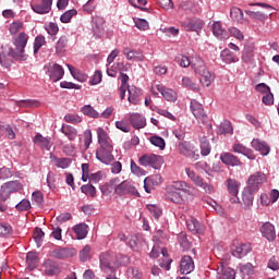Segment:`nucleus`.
Instances as JSON below:
<instances>
[{"label": "nucleus", "mask_w": 279, "mask_h": 279, "mask_svg": "<svg viewBox=\"0 0 279 279\" xmlns=\"http://www.w3.org/2000/svg\"><path fill=\"white\" fill-rule=\"evenodd\" d=\"M108 186L114 189L116 195H134V197H141V193H138V190H136V185H134L131 180H124L121 182V179H119V177L113 178L109 181V183L105 184L101 187V193H106L108 191Z\"/></svg>", "instance_id": "1"}, {"label": "nucleus", "mask_w": 279, "mask_h": 279, "mask_svg": "<svg viewBox=\"0 0 279 279\" xmlns=\"http://www.w3.org/2000/svg\"><path fill=\"white\" fill-rule=\"evenodd\" d=\"M29 40V35L25 32L19 34V36L13 38V45L15 47H10L7 51V56L12 58L16 62H25L27 60V54H25V48L27 47V41Z\"/></svg>", "instance_id": "2"}, {"label": "nucleus", "mask_w": 279, "mask_h": 279, "mask_svg": "<svg viewBox=\"0 0 279 279\" xmlns=\"http://www.w3.org/2000/svg\"><path fill=\"white\" fill-rule=\"evenodd\" d=\"M192 69H194L196 75H199V82L203 86L208 87L213 82H215V74H211L210 71H208V68L202 58L196 57L194 59L192 62Z\"/></svg>", "instance_id": "3"}, {"label": "nucleus", "mask_w": 279, "mask_h": 279, "mask_svg": "<svg viewBox=\"0 0 279 279\" xmlns=\"http://www.w3.org/2000/svg\"><path fill=\"white\" fill-rule=\"evenodd\" d=\"M177 149L180 156H183L184 158H190V160H199V153L197 147H195V145H193L191 142H180L177 146Z\"/></svg>", "instance_id": "4"}, {"label": "nucleus", "mask_w": 279, "mask_h": 279, "mask_svg": "<svg viewBox=\"0 0 279 279\" xmlns=\"http://www.w3.org/2000/svg\"><path fill=\"white\" fill-rule=\"evenodd\" d=\"M112 151H114V146H112V144L100 146L96 151V158L99 162H102V165H110L111 162H114V155H112Z\"/></svg>", "instance_id": "5"}, {"label": "nucleus", "mask_w": 279, "mask_h": 279, "mask_svg": "<svg viewBox=\"0 0 279 279\" xmlns=\"http://www.w3.org/2000/svg\"><path fill=\"white\" fill-rule=\"evenodd\" d=\"M267 182V177L263 172H255L251 174L247 179V186L250 191L257 193L260 190V186Z\"/></svg>", "instance_id": "6"}, {"label": "nucleus", "mask_w": 279, "mask_h": 279, "mask_svg": "<svg viewBox=\"0 0 279 279\" xmlns=\"http://www.w3.org/2000/svg\"><path fill=\"white\" fill-rule=\"evenodd\" d=\"M114 256H112L109 252H102L99 255V267L104 274H110V271H116L114 268Z\"/></svg>", "instance_id": "7"}, {"label": "nucleus", "mask_w": 279, "mask_h": 279, "mask_svg": "<svg viewBox=\"0 0 279 279\" xmlns=\"http://www.w3.org/2000/svg\"><path fill=\"white\" fill-rule=\"evenodd\" d=\"M44 69L52 82H60L64 77V68L58 63L50 62Z\"/></svg>", "instance_id": "8"}, {"label": "nucleus", "mask_w": 279, "mask_h": 279, "mask_svg": "<svg viewBox=\"0 0 279 279\" xmlns=\"http://www.w3.org/2000/svg\"><path fill=\"white\" fill-rule=\"evenodd\" d=\"M225 186L231 195V204H239L241 201L239 199V191L241 189V182H239L236 179L229 178L225 181Z\"/></svg>", "instance_id": "9"}, {"label": "nucleus", "mask_w": 279, "mask_h": 279, "mask_svg": "<svg viewBox=\"0 0 279 279\" xmlns=\"http://www.w3.org/2000/svg\"><path fill=\"white\" fill-rule=\"evenodd\" d=\"M23 189V184H21V181H9L1 185L0 187V194L7 196L8 199H10V195L12 193H19Z\"/></svg>", "instance_id": "10"}, {"label": "nucleus", "mask_w": 279, "mask_h": 279, "mask_svg": "<svg viewBox=\"0 0 279 279\" xmlns=\"http://www.w3.org/2000/svg\"><path fill=\"white\" fill-rule=\"evenodd\" d=\"M138 162L141 167H151L153 169H158L160 167V156L143 155L140 157Z\"/></svg>", "instance_id": "11"}, {"label": "nucleus", "mask_w": 279, "mask_h": 279, "mask_svg": "<svg viewBox=\"0 0 279 279\" xmlns=\"http://www.w3.org/2000/svg\"><path fill=\"white\" fill-rule=\"evenodd\" d=\"M250 252H252V245L250 243H238L231 250V254L234 258H244Z\"/></svg>", "instance_id": "12"}, {"label": "nucleus", "mask_w": 279, "mask_h": 279, "mask_svg": "<svg viewBox=\"0 0 279 279\" xmlns=\"http://www.w3.org/2000/svg\"><path fill=\"white\" fill-rule=\"evenodd\" d=\"M129 121L134 130H143L147 125V119L138 112L130 113Z\"/></svg>", "instance_id": "13"}, {"label": "nucleus", "mask_w": 279, "mask_h": 279, "mask_svg": "<svg viewBox=\"0 0 279 279\" xmlns=\"http://www.w3.org/2000/svg\"><path fill=\"white\" fill-rule=\"evenodd\" d=\"M53 0H41L40 3L32 4L31 8L36 14H49Z\"/></svg>", "instance_id": "14"}, {"label": "nucleus", "mask_w": 279, "mask_h": 279, "mask_svg": "<svg viewBox=\"0 0 279 279\" xmlns=\"http://www.w3.org/2000/svg\"><path fill=\"white\" fill-rule=\"evenodd\" d=\"M260 233L264 239H267V241H276V227H274L271 222H265L260 227Z\"/></svg>", "instance_id": "15"}, {"label": "nucleus", "mask_w": 279, "mask_h": 279, "mask_svg": "<svg viewBox=\"0 0 279 279\" xmlns=\"http://www.w3.org/2000/svg\"><path fill=\"white\" fill-rule=\"evenodd\" d=\"M220 160L227 167H241V159L232 155V153H222L220 154Z\"/></svg>", "instance_id": "16"}, {"label": "nucleus", "mask_w": 279, "mask_h": 279, "mask_svg": "<svg viewBox=\"0 0 279 279\" xmlns=\"http://www.w3.org/2000/svg\"><path fill=\"white\" fill-rule=\"evenodd\" d=\"M190 108L195 119H197L198 121L206 120V112H204V106L197 100H192Z\"/></svg>", "instance_id": "17"}, {"label": "nucleus", "mask_w": 279, "mask_h": 279, "mask_svg": "<svg viewBox=\"0 0 279 279\" xmlns=\"http://www.w3.org/2000/svg\"><path fill=\"white\" fill-rule=\"evenodd\" d=\"M186 227L187 230L192 234H204L206 227H204L203 223H201L197 219L191 218L190 220L186 221Z\"/></svg>", "instance_id": "18"}, {"label": "nucleus", "mask_w": 279, "mask_h": 279, "mask_svg": "<svg viewBox=\"0 0 279 279\" xmlns=\"http://www.w3.org/2000/svg\"><path fill=\"white\" fill-rule=\"evenodd\" d=\"M251 145L253 149L256 151H259L262 156H269V151H271V148L269 147V144L265 141H260L258 138H255L251 142Z\"/></svg>", "instance_id": "19"}, {"label": "nucleus", "mask_w": 279, "mask_h": 279, "mask_svg": "<svg viewBox=\"0 0 279 279\" xmlns=\"http://www.w3.org/2000/svg\"><path fill=\"white\" fill-rule=\"evenodd\" d=\"M181 274L189 275L195 269V263L193 262V257L185 255L181 259L180 264Z\"/></svg>", "instance_id": "20"}, {"label": "nucleus", "mask_w": 279, "mask_h": 279, "mask_svg": "<svg viewBox=\"0 0 279 279\" xmlns=\"http://www.w3.org/2000/svg\"><path fill=\"white\" fill-rule=\"evenodd\" d=\"M123 56H125L126 60H136L137 62H143L145 60V56L141 50H133L130 47L123 48Z\"/></svg>", "instance_id": "21"}, {"label": "nucleus", "mask_w": 279, "mask_h": 279, "mask_svg": "<svg viewBox=\"0 0 279 279\" xmlns=\"http://www.w3.org/2000/svg\"><path fill=\"white\" fill-rule=\"evenodd\" d=\"M33 141L35 145H37V147H40L41 149H47V151H49V149L53 147V142L51 141V137H45L41 134H37Z\"/></svg>", "instance_id": "22"}, {"label": "nucleus", "mask_w": 279, "mask_h": 279, "mask_svg": "<svg viewBox=\"0 0 279 279\" xmlns=\"http://www.w3.org/2000/svg\"><path fill=\"white\" fill-rule=\"evenodd\" d=\"M213 34L218 38V40H227V38H230V35H228V31L223 28L221 25V22H215L213 24Z\"/></svg>", "instance_id": "23"}, {"label": "nucleus", "mask_w": 279, "mask_h": 279, "mask_svg": "<svg viewBox=\"0 0 279 279\" xmlns=\"http://www.w3.org/2000/svg\"><path fill=\"white\" fill-rule=\"evenodd\" d=\"M128 93L129 104H133V106H138V104H141V89L136 88V86H131L128 88Z\"/></svg>", "instance_id": "24"}, {"label": "nucleus", "mask_w": 279, "mask_h": 279, "mask_svg": "<svg viewBox=\"0 0 279 279\" xmlns=\"http://www.w3.org/2000/svg\"><path fill=\"white\" fill-rule=\"evenodd\" d=\"M234 154H242L243 156H246L250 160H256V155H254V151L247 147H245L243 144H234L232 147Z\"/></svg>", "instance_id": "25"}, {"label": "nucleus", "mask_w": 279, "mask_h": 279, "mask_svg": "<svg viewBox=\"0 0 279 279\" xmlns=\"http://www.w3.org/2000/svg\"><path fill=\"white\" fill-rule=\"evenodd\" d=\"M169 191H182L191 195L193 193V187L184 181H174L169 187Z\"/></svg>", "instance_id": "26"}, {"label": "nucleus", "mask_w": 279, "mask_h": 279, "mask_svg": "<svg viewBox=\"0 0 279 279\" xmlns=\"http://www.w3.org/2000/svg\"><path fill=\"white\" fill-rule=\"evenodd\" d=\"M50 256L52 258H57L58 260H62L64 258H69L73 256V250L71 248H54L51 253Z\"/></svg>", "instance_id": "27"}, {"label": "nucleus", "mask_w": 279, "mask_h": 279, "mask_svg": "<svg viewBox=\"0 0 279 279\" xmlns=\"http://www.w3.org/2000/svg\"><path fill=\"white\" fill-rule=\"evenodd\" d=\"M254 191L250 190L248 187L242 191V202L245 208H252L254 205Z\"/></svg>", "instance_id": "28"}, {"label": "nucleus", "mask_w": 279, "mask_h": 279, "mask_svg": "<svg viewBox=\"0 0 279 279\" xmlns=\"http://www.w3.org/2000/svg\"><path fill=\"white\" fill-rule=\"evenodd\" d=\"M220 58L225 64H232L234 62H239V58L235 57L232 50L226 48L220 52Z\"/></svg>", "instance_id": "29"}, {"label": "nucleus", "mask_w": 279, "mask_h": 279, "mask_svg": "<svg viewBox=\"0 0 279 279\" xmlns=\"http://www.w3.org/2000/svg\"><path fill=\"white\" fill-rule=\"evenodd\" d=\"M161 177L160 174H155L153 177H147L144 180V189L146 193H151V186L160 184Z\"/></svg>", "instance_id": "30"}, {"label": "nucleus", "mask_w": 279, "mask_h": 279, "mask_svg": "<svg viewBox=\"0 0 279 279\" xmlns=\"http://www.w3.org/2000/svg\"><path fill=\"white\" fill-rule=\"evenodd\" d=\"M44 269L46 276H56V274H60V268L56 262L48 259L44 263Z\"/></svg>", "instance_id": "31"}, {"label": "nucleus", "mask_w": 279, "mask_h": 279, "mask_svg": "<svg viewBox=\"0 0 279 279\" xmlns=\"http://www.w3.org/2000/svg\"><path fill=\"white\" fill-rule=\"evenodd\" d=\"M78 259L81 263H88V260H93V247L90 245H85L78 252Z\"/></svg>", "instance_id": "32"}, {"label": "nucleus", "mask_w": 279, "mask_h": 279, "mask_svg": "<svg viewBox=\"0 0 279 279\" xmlns=\"http://www.w3.org/2000/svg\"><path fill=\"white\" fill-rule=\"evenodd\" d=\"M156 88L159 93H161L163 99H166L167 101H175L177 95L173 89L166 88L162 85H156Z\"/></svg>", "instance_id": "33"}, {"label": "nucleus", "mask_w": 279, "mask_h": 279, "mask_svg": "<svg viewBox=\"0 0 279 279\" xmlns=\"http://www.w3.org/2000/svg\"><path fill=\"white\" fill-rule=\"evenodd\" d=\"M97 137L100 147L112 145V140L108 136V133L102 128L97 129Z\"/></svg>", "instance_id": "34"}, {"label": "nucleus", "mask_w": 279, "mask_h": 279, "mask_svg": "<svg viewBox=\"0 0 279 279\" xmlns=\"http://www.w3.org/2000/svg\"><path fill=\"white\" fill-rule=\"evenodd\" d=\"M97 137L100 147L112 145V140L108 136V133L102 128L97 129Z\"/></svg>", "instance_id": "35"}, {"label": "nucleus", "mask_w": 279, "mask_h": 279, "mask_svg": "<svg viewBox=\"0 0 279 279\" xmlns=\"http://www.w3.org/2000/svg\"><path fill=\"white\" fill-rule=\"evenodd\" d=\"M60 132H62V134H64L69 141H75L77 138V129L69 124H63Z\"/></svg>", "instance_id": "36"}, {"label": "nucleus", "mask_w": 279, "mask_h": 279, "mask_svg": "<svg viewBox=\"0 0 279 279\" xmlns=\"http://www.w3.org/2000/svg\"><path fill=\"white\" fill-rule=\"evenodd\" d=\"M217 279H236V272L232 268H218Z\"/></svg>", "instance_id": "37"}, {"label": "nucleus", "mask_w": 279, "mask_h": 279, "mask_svg": "<svg viewBox=\"0 0 279 279\" xmlns=\"http://www.w3.org/2000/svg\"><path fill=\"white\" fill-rule=\"evenodd\" d=\"M68 45H69V37L66 35H62L56 44L57 56H62V53L66 51Z\"/></svg>", "instance_id": "38"}, {"label": "nucleus", "mask_w": 279, "mask_h": 279, "mask_svg": "<svg viewBox=\"0 0 279 279\" xmlns=\"http://www.w3.org/2000/svg\"><path fill=\"white\" fill-rule=\"evenodd\" d=\"M26 264L31 271H34L36 267H38V253L36 252H28L26 254Z\"/></svg>", "instance_id": "39"}, {"label": "nucleus", "mask_w": 279, "mask_h": 279, "mask_svg": "<svg viewBox=\"0 0 279 279\" xmlns=\"http://www.w3.org/2000/svg\"><path fill=\"white\" fill-rule=\"evenodd\" d=\"M143 245V235L136 234L131 236L129 241V247L133 250L134 252H138Z\"/></svg>", "instance_id": "40"}, {"label": "nucleus", "mask_w": 279, "mask_h": 279, "mask_svg": "<svg viewBox=\"0 0 279 279\" xmlns=\"http://www.w3.org/2000/svg\"><path fill=\"white\" fill-rule=\"evenodd\" d=\"M74 232L76 234V239L82 241V239H86L88 236V226L86 223H80L74 227Z\"/></svg>", "instance_id": "41"}, {"label": "nucleus", "mask_w": 279, "mask_h": 279, "mask_svg": "<svg viewBox=\"0 0 279 279\" xmlns=\"http://www.w3.org/2000/svg\"><path fill=\"white\" fill-rule=\"evenodd\" d=\"M182 25L186 32H197V29H202L204 24H202V22L190 20L183 22Z\"/></svg>", "instance_id": "42"}, {"label": "nucleus", "mask_w": 279, "mask_h": 279, "mask_svg": "<svg viewBox=\"0 0 279 279\" xmlns=\"http://www.w3.org/2000/svg\"><path fill=\"white\" fill-rule=\"evenodd\" d=\"M81 112L85 114V117H89L90 119H100L99 112L93 108L90 105H85L82 107Z\"/></svg>", "instance_id": "43"}, {"label": "nucleus", "mask_w": 279, "mask_h": 279, "mask_svg": "<svg viewBox=\"0 0 279 279\" xmlns=\"http://www.w3.org/2000/svg\"><path fill=\"white\" fill-rule=\"evenodd\" d=\"M252 58H254V46L247 45L244 47L242 53V62L247 64L248 62H252Z\"/></svg>", "instance_id": "44"}, {"label": "nucleus", "mask_w": 279, "mask_h": 279, "mask_svg": "<svg viewBox=\"0 0 279 279\" xmlns=\"http://www.w3.org/2000/svg\"><path fill=\"white\" fill-rule=\"evenodd\" d=\"M114 258V269H119V267H128L130 265V257L128 255H117Z\"/></svg>", "instance_id": "45"}, {"label": "nucleus", "mask_w": 279, "mask_h": 279, "mask_svg": "<svg viewBox=\"0 0 279 279\" xmlns=\"http://www.w3.org/2000/svg\"><path fill=\"white\" fill-rule=\"evenodd\" d=\"M234 129L232 128V122L225 120L218 126V134H232Z\"/></svg>", "instance_id": "46"}, {"label": "nucleus", "mask_w": 279, "mask_h": 279, "mask_svg": "<svg viewBox=\"0 0 279 279\" xmlns=\"http://www.w3.org/2000/svg\"><path fill=\"white\" fill-rule=\"evenodd\" d=\"M167 198L169 199V202H172L173 204H182L184 202L182 195L173 190L168 191Z\"/></svg>", "instance_id": "47"}, {"label": "nucleus", "mask_w": 279, "mask_h": 279, "mask_svg": "<svg viewBox=\"0 0 279 279\" xmlns=\"http://www.w3.org/2000/svg\"><path fill=\"white\" fill-rule=\"evenodd\" d=\"M81 193L89 197H97V189L93 184H85L81 186Z\"/></svg>", "instance_id": "48"}, {"label": "nucleus", "mask_w": 279, "mask_h": 279, "mask_svg": "<svg viewBox=\"0 0 279 279\" xmlns=\"http://www.w3.org/2000/svg\"><path fill=\"white\" fill-rule=\"evenodd\" d=\"M230 16L235 23H243V11L236 7H233L230 11Z\"/></svg>", "instance_id": "49"}, {"label": "nucleus", "mask_w": 279, "mask_h": 279, "mask_svg": "<svg viewBox=\"0 0 279 279\" xmlns=\"http://www.w3.org/2000/svg\"><path fill=\"white\" fill-rule=\"evenodd\" d=\"M149 141L151 145H154L155 147H159V149L161 150H163L167 147V143L165 142V138L158 135L150 136Z\"/></svg>", "instance_id": "50"}, {"label": "nucleus", "mask_w": 279, "mask_h": 279, "mask_svg": "<svg viewBox=\"0 0 279 279\" xmlns=\"http://www.w3.org/2000/svg\"><path fill=\"white\" fill-rule=\"evenodd\" d=\"M182 84L185 88H190V90H199V85L195 82H193V80H191V77L189 76H184L182 78Z\"/></svg>", "instance_id": "51"}, {"label": "nucleus", "mask_w": 279, "mask_h": 279, "mask_svg": "<svg viewBox=\"0 0 279 279\" xmlns=\"http://www.w3.org/2000/svg\"><path fill=\"white\" fill-rule=\"evenodd\" d=\"M54 165L59 169H69L71 167V159L53 157Z\"/></svg>", "instance_id": "52"}, {"label": "nucleus", "mask_w": 279, "mask_h": 279, "mask_svg": "<svg viewBox=\"0 0 279 279\" xmlns=\"http://www.w3.org/2000/svg\"><path fill=\"white\" fill-rule=\"evenodd\" d=\"M73 16H77V10H75V9L65 11L60 16V21H61V23H71V19H73Z\"/></svg>", "instance_id": "53"}, {"label": "nucleus", "mask_w": 279, "mask_h": 279, "mask_svg": "<svg viewBox=\"0 0 279 279\" xmlns=\"http://www.w3.org/2000/svg\"><path fill=\"white\" fill-rule=\"evenodd\" d=\"M211 147L210 142L208 140L203 138L201 141V155L202 156H210Z\"/></svg>", "instance_id": "54"}, {"label": "nucleus", "mask_w": 279, "mask_h": 279, "mask_svg": "<svg viewBox=\"0 0 279 279\" xmlns=\"http://www.w3.org/2000/svg\"><path fill=\"white\" fill-rule=\"evenodd\" d=\"M43 239H45V231H43L40 228H36L34 232V241L37 247L43 245Z\"/></svg>", "instance_id": "55"}, {"label": "nucleus", "mask_w": 279, "mask_h": 279, "mask_svg": "<svg viewBox=\"0 0 279 279\" xmlns=\"http://www.w3.org/2000/svg\"><path fill=\"white\" fill-rule=\"evenodd\" d=\"M47 40L45 39V36L38 35L34 40V53H38L40 51V48L46 45Z\"/></svg>", "instance_id": "56"}, {"label": "nucleus", "mask_w": 279, "mask_h": 279, "mask_svg": "<svg viewBox=\"0 0 279 279\" xmlns=\"http://www.w3.org/2000/svg\"><path fill=\"white\" fill-rule=\"evenodd\" d=\"M178 241L182 250H191V242H189L186 233H180L178 236Z\"/></svg>", "instance_id": "57"}, {"label": "nucleus", "mask_w": 279, "mask_h": 279, "mask_svg": "<svg viewBox=\"0 0 279 279\" xmlns=\"http://www.w3.org/2000/svg\"><path fill=\"white\" fill-rule=\"evenodd\" d=\"M147 210H149L150 215L156 219H160V215H162V209L157 205H147Z\"/></svg>", "instance_id": "58"}, {"label": "nucleus", "mask_w": 279, "mask_h": 279, "mask_svg": "<svg viewBox=\"0 0 279 279\" xmlns=\"http://www.w3.org/2000/svg\"><path fill=\"white\" fill-rule=\"evenodd\" d=\"M15 208L20 213H25V210H29V208H32V203L29 199H22L19 204L15 205Z\"/></svg>", "instance_id": "59"}, {"label": "nucleus", "mask_w": 279, "mask_h": 279, "mask_svg": "<svg viewBox=\"0 0 279 279\" xmlns=\"http://www.w3.org/2000/svg\"><path fill=\"white\" fill-rule=\"evenodd\" d=\"M134 23L135 27H137V29H142V32H147V29H149V22L145 19H135Z\"/></svg>", "instance_id": "60"}, {"label": "nucleus", "mask_w": 279, "mask_h": 279, "mask_svg": "<svg viewBox=\"0 0 279 279\" xmlns=\"http://www.w3.org/2000/svg\"><path fill=\"white\" fill-rule=\"evenodd\" d=\"M4 136L9 138V141H14L16 138V133L14 132V128L10 124L4 125Z\"/></svg>", "instance_id": "61"}, {"label": "nucleus", "mask_w": 279, "mask_h": 279, "mask_svg": "<svg viewBox=\"0 0 279 279\" xmlns=\"http://www.w3.org/2000/svg\"><path fill=\"white\" fill-rule=\"evenodd\" d=\"M12 234V226L10 223L0 222V236H8Z\"/></svg>", "instance_id": "62"}, {"label": "nucleus", "mask_w": 279, "mask_h": 279, "mask_svg": "<svg viewBox=\"0 0 279 279\" xmlns=\"http://www.w3.org/2000/svg\"><path fill=\"white\" fill-rule=\"evenodd\" d=\"M160 31L169 38H171V36L175 37L180 34V28H175L174 26L161 28Z\"/></svg>", "instance_id": "63"}, {"label": "nucleus", "mask_w": 279, "mask_h": 279, "mask_svg": "<svg viewBox=\"0 0 279 279\" xmlns=\"http://www.w3.org/2000/svg\"><path fill=\"white\" fill-rule=\"evenodd\" d=\"M131 172L134 175H145L146 171L141 168L138 165H136V162H134V160H131Z\"/></svg>", "instance_id": "64"}]
</instances>
